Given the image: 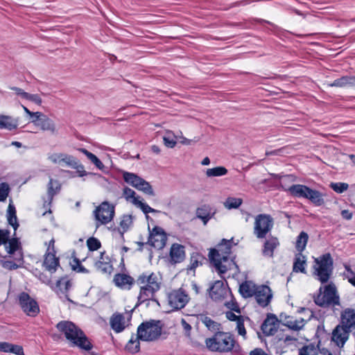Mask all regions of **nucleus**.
I'll use <instances>...</instances> for the list:
<instances>
[{
	"instance_id": "obj_45",
	"label": "nucleus",
	"mask_w": 355,
	"mask_h": 355,
	"mask_svg": "<svg viewBox=\"0 0 355 355\" xmlns=\"http://www.w3.org/2000/svg\"><path fill=\"white\" fill-rule=\"evenodd\" d=\"M139 185L137 189L139 191H143L144 193L148 194L151 196H154L155 195V191L151 186V184L146 181L144 179L139 180Z\"/></svg>"
},
{
	"instance_id": "obj_8",
	"label": "nucleus",
	"mask_w": 355,
	"mask_h": 355,
	"mask_svg": "<svg viewBox=\"0 0 355 355\" xmlns=\"http://www.w3.org/2000/svg\"><path fill=\"white\" fill-rule=\"evenodd\" d=\"M315 262L318 267L314 266L313 275L318 277L321 284H326L332 274L334 270V260L330 253L322 254L319 258L315 259Z\"/></svg>"
},
{
	"instance_id": "obj_39",
	"label": "nucleus",
	"mask_w": 355,
	"mask_h": 355,
	"mask_svg": "<svg viewBox=\"0 0 355 355\" xmlns=\"http://www.w3.org/2000/svg\"><path fill=\"white\" fill-rule=\"evenodd\" d=\"M56 251L55 250V248L53 247H48L46 252L44 254V263H47L49 257L51 256V259H53V262L55 263L53 266H49L48 267L49 268H54L55 266H60V259L58 257L55 256Z\"/></svg>"
},
{
	"instance_id": "obj_52",
	"label": "nucleus",
	"mask_w": 355,
	"mask_h": 355,
	"mask_svg": "<svg viewBox=\"0 0 355 355\" xmlns=\"http://www.w3.org/2000/svg\"><path fill=\"white\" fill-rule=\"evenodd\" d=\"M10 192V187L8 183L1 182L0 184V202L6 201Z\"/></svg>"
},
{
	"instance_id": "obj_20",
	"label": "nucleus",
	"mask_w": 355,
	"mask_h": 355,
	"mask_svg": "<svg viewBox=\"0 0 355 355\" xmlns=\"http://www.w3.org/2000/svg\"><path fill=\"white\" fill-rule=\"evenodd\" d=\"M115 285L123 289L130 290L135 283L132 277L125 273H117L114 275L113 279Z\"/></svg>"
},
{
	"instance_id": "obj_42",
	"label": "nucleus",
	"mask_w": 355,
	"mask_h": 355,
	"mask_svg": "<svg viewBox=\"0 0 355 355\" xmlns=\"http://www.w3.org/2000/svg\"><path fill=\"white\" fill-rule=\"evenodd\" d=\"M227 169L224 166H216L211 168H208L206 175L208 177H219L225 175L227 173Z\"/></svg>"
},
{
	"instance_id": "obj_43",
	"label": "nucleus",
	"mask_w": 355,
	"mask_h": 355,
	"mask_svg": "<svg viewBox=\"0 0 355 355\" xmlns=\"http://www.w3.org/2000/svg\"><path fill=\"white\" fill-rule=\"evenodd\" d=\"M166 241V236H160V239L155 238V237H154V239L148 238L146 243L149 244L150 245H151L152 247H153L157 250H161V249L164 248V247L165 246Z\"/></svg>"
},
{
	"instance_id": "obj_10",
	"label": "nucleus",
	"mask_w": 355,
	"mask_h": 355,
	"mask_svg": "<svg viewBox=\"0 0 355 355\" xmlns=\"http://www.w3.org/2000/svg\"><path fill=\"white\" fill-rule=\"evenodd\" d=\"M94 217L101 224L112 221L115 214V206L107 201L103 202L94 211Z\"/></svg>"
},
{
	"instance_id": "obj_38",
	"label": "nucleus",
	"mask_w": 355,
	"mask_h": 355,
	"mask_svg": "<svg viewBox=\"0 0 355 355\" xmlns=\"http://www.w3.org/2000/svg\"><path fill=\"white\" fill-rule=\"evenodd\" d=\"M159 290V288L153 287L150 285H141L139 293L144 296V298L147 299V302L150 301V297L155 296V293Z\"/></svg>"
},
{
	"instance_id": "obj_24",
	"label": "nucleus",
	"mask_w": 355,
	"mask_h": 355,
	"mask_svg": "<svg viewBox=\"0 0 355 355\" xmlns=\"http://www.w3.org/2000/svg\"><path fill=\"white\" fill-rule=\"evenodd\" d=\"M19 125V118H12L11 116L0 114V129L9 131L16 130Z\"/></svg>"
},
{
	"instance_id": "obj_13",
	"label": "nucleus",
	"mask_w": 355,
	"mask_h": 355,
	"mask_svg": "<svg viewBox=\"0 0 355 355\" xmlns=\"http://www.w3.org/2000/svg\"><path fill=\"white\" fill-rule=\"evenodd\" d=\"M4 245L8 254H13L21 249V242L19 238L10 239L8 230L0 229V245ZM0 257H3L1 254Z\"/></svg>"
},
{
	"instance_id": "obj_49",
	"label": "nucleus",
	"mask_w": 355,
	"mask_h": 355,
	"mask_svg": "<svg viewBox=\"0 0 355 355\" xmlns=\"http://www.w3.org/2000/svg\"><path fill=\"white\" fill-rule=\"evenodd\" d=\"M148 230L149 239H154L155 236H166V234L164 230L159 226H155L152 230H150V226L148 225Z\"/></svg>"
},
{
	"instance_id": "obj_16",
	"label": "nucleus",
	"mask_w": 355,
	"mask_h": 355,
	"mask_svg": "<svg viewBox=\"0 0 355 355\" xmlns=\"http://www.w3.org/2000/svg\"><path fill=\"white\" fill-rule=\"evenodd\" d=\"M216 214V209L208 204H204L196 210V217L200 219L204 225H206Z\"/></svg>"
},
{
	"instance_id": "obj_55",
	"label": "nucleus",
	"mask_w": 355,
	"mask_h": 355,
	"mask_svg": "<svg viewBox=\"0 0 355 355\" xmlns=\"http://www.w3.org/2000/svg\"><path fill=\"white\" fill-rule=\"evenodd\" d=\"M24 99L31 101L33 103H35V104H37L38 105H41V104L42 103V99L40 96V95L37 94H29L27 92L26 94H24Z\"/></svg>"
},
{
	"instance_id": "obj_17",
	"label": "nucleus",
	"mask_w": 355,
	"mask_h": 355,
	"mask_svg": "<svg viewBox=\"0 0 355 355\" xmlns=\"http://www.w3.org/2000/svg\"><path fill=\"white\" fill-rule=\"evenodd\" d=\"M209 297L214 301L223 299L227 293V288L221 280L216 281L207 290Z\"/></svg>"
},
{
	"instance_id": "obj_3",
	"label": "nucleus",
	"mask_w": 355,
	"mask_h": 355,
	"mask_svg": "<svg viewBox=\"0 0 355 355\" xmlns=\"http://www.w3.org/2000/svg\"><path fill=\"white\" fill-rule=\"evenodd\" d=\"M236 343L234 335L230 332L217 331L211 338L205 340L207 348L210 352L220 353L231 352Z\"/></svg>"
},
{
	"instance_id": "obj_21",
	"label": "nucleus",
	"mask_w": 355,
	"mask_h": 355,
	"mask_svg": "<svg viewBox=\"0 0 355 355\" xmlns=\"http://www.w3.org/2000/svg\"><path fill=\"white\" fill-rule=\"evenodd\" d=\"M61 190V184L58 180L50 178L47 185L48 201H44V207L51 206L53 197Z\"/></svg>"
},
{
	"instance_id": "obj_30",
	"label": "nucleus",
	"mask_w": 355,
	"mask_h": 355,
	"mask_svg": "<svg viewBox=\"0 0 355 355\" xmlns=\"http://www.w3.org/2000/svg\"><path fill=\"white\" fill-rule=\"evenodd\" d=\"M306 263V257L302 254V252H299L295 254L293 265V271L295 272H302L306 274V271L305 269V265Z\"/></svg>"
},
{
	"instance_id": "obj_37",
	"label": "nucleus",
	"mask_w": 355,
	"mask_h": 355,
	"mask_svg": "<svg viewBox=\"0 0 355 355\" xmlns=\"http://www.w3.org/2000/svg\"><path fill=\"white\" fill-rule=\"evenodd\" d=\"M320 341L315 345L314 343L304 345L299 349L298 355H318V349L319 348Z\"/></svg>"
},
{
	"instance_id": "obj_64",
	"label": "nucleus",
	"mask_w": 355,
	"mask_h": 355,
	"mask_svg": "<svg viewBox=\"0 0 355 355\" xmlns=\"http://www.w3.org/2000/svg\"><path fill=\"white\" fill-rule=\"evenodd\" d=\"M62 157H63V153H55L50 157V159L55 164H59L63 166V164H62Z\"/></svg>"
},
{
	"instance_id": "obj_53",
	"label": "nucleus",
	"mask_w": 355,
	"mask_h": 355,
	"mask_svg": "<svg viewBox=\"0 0 355 355\" xmlns=\"http://www.w3.org/2000/svg\"><path fill=\"white\" fill-rule=\"evenodd\" d=\"M35 277H37L42 283L46 284L49 286H52V282L51 279V277H49L46 274L44 273L43 272H41L40 270H38L37 269L35 270Z\"/></svg>"
},
{
	"instance_id": "obj_50",
	"label": "nucleus",
	"mask_w": 355,
	"mask_h": 355,
	"mask_svg": "<svg viewBox=\"0 0 355 355\" xmlns=\"http://www.w3.org/2000/svg\"><path fill=\"white\" fill-rule=\"evenodd\" d=\"M73 262L75 263V265L71 266V268L73 270L77 272H81V273H89V270L87 268H85L82 264L81 261L77 258L74 257Z\"/></svg>"
},
{
	"instance_id": "obj_35",
	"label": "nucleus",
	"mask_w": 355,
	"mask_h": 355,
	"mask_svg": "<svg viewBox=\"0 0 355 355\" xmlns=\"http://www.w3.org/2000/svg\"><path fill=\"white\" fill-rule=\"evenodd\" d=\"M62 157V164L64 163L66 166H69L74 169L83 168V165L79 164L77 159L73 156L63 153V157Z\"/></svg>"
},
{
	"instance_id": "obj_5",
	"label": "nucleus",
	"mask_w": 355,
	"mask_h": 355,
	"mask_svg": "<svg viewBox=\"0 0 355 355\" xmlns=\"http://www.w3.org/2000/svg\"><path fill=\"white\" fill-rule=\"evenodd\" d=\"M162 333L160 320H150L141 322L137 327V339L145 342L157 340Z\"/></svg>"
},
{
	"instance_id": "obj_7",
	"label": "nucleus",
	"mask_w": 355,
	"mask_h": 355,
	"mask_svg": "<svg viewBox=\"0 0 355 355\" xmlns=\"http://www.w3.org/2000/svg\"><path fill=\"white\" fill-rule=\"evenodd\" d=\"M322 288H319V293L317 295H313L315 304L320 307H327L330 305H340V297L337 294V289L333 283H330L324 287V295H322Z\"/></svg>"
},
{
	"instance_id": "obj_63",
	"label": "nucleus",
	"mask_w": 355,
	"mask_h": 355,
	"mask_svg": "<svg viewBox=\"0 0 355 355\" xmlns=\"http://www.w3.org/2000/svg\"><path fill=\"white\" fill-rule=\"evenodd\" d=\"M226 318L230 321H236V322L243 318L242 315H236L232 311H227L225 313Z\"/></svg>"
},
{
	"instance_id": "obj_28",
	"label": "nucleus",
	"mask_w": 355,
	"mask_h": 355,
	"mask_svg": "<svg viewBox=\"0 0 355 355\" xmlns=\"http://www.w3.org/2000/svg\"><path fill=\"white\" fill-rule=\"evenodd\" d=\"M199 320L205 325L207 329L215 334V332L220 331V329L222 327L220 323L214 321L211 318L205 315L204 314L198 315Z\"/></svg>"
},
{
	"instance_id": "obj_2",
	"label": "nucleus",
	"mask_w": 355,
	"mask_h": 355,
	"mask_svg": "<svg viewBox=\"0 0 355 355\" xmlns=\"http://www.w3.org/2000/svg\"><path fill=\"white\" fill-rule=\"evenodd\" d=\"M355 327V310L347 308L340 315V324L333 329L331 340L343 347L347 341L352 329Z\"/></svg>"
},
{
	"instance_id": "obj_4",
	"label": "nucleus",
	"mask_w": 355,
	"mask_h": 355,
	"mask_svg": "<svg viewBox=\"0 0 355 355\" xmlns=\"http://www.w3.org/2000/svg\"><path fill=\"white\" fill-rule=\"evenodd\" d=\"M280 187L284 190L288 191L292 196L307 199L315 206L320 207L324 204L323 194L320 191L311 189L306 185L293 184L288 188H286L280 182Z\"/></svg>"
},
{
	"instance_id": "obj_57",
	"label": "nucleus",
	"mask_w": 355,
	"mask_h": 355,
	"mask_svg": "<svg viewBox=\"0 0 355 355\" xmlns=\"http://www.w3.org/2000/svg\"><path fill=\"white\" fill-rule=\"evenodd\" d=\"M135 195H136L135 191L134 190H132V189H130L128 187H125L123 188V196L127 200H129L130 198H132V200L139 199V197H136Z\"/></svg>"
},
{
	"instance_id": "obj_41",
	"label": "nucleus",
	"mask_w": 355,
	"mask_h": 355,
	"mask_svg": "<svg viewBox=\"0 0 355 355\" xmlns=\"http://www.w3.org/2000/svg\"><path fill=\"white\" fill-rule=\"evenodd\" d=\"M239 293L243 298L246 299L254 295V290L251 289L248 282H244L239 286Z\"/></svg>"
},
{
	"instance_id": "obj_32",
	"label": "nucleus",
	"mask_w": 355,
	"mask_h": 355,
	"mask_svg": "<svg viewBox=\"0 0 355 355\" xmlns=\"http://www.w3.org/2000/svg\"><path fill=\"white\" fill-rule=\"evenodd\" d=\"M36 126L40 127V128L44 131H50L51 133H54L55 132V123L46 115L42 116L41 121Z\"/></svg>"
},
{
	"instance_id": "obj_56",
	"label": "nucleus",
	"mask_w": 355,
	"mask_h": 355,
	"mask_svg": "<svg viewBox=\"0 0 355 355\" xmlns=\"http://www.w3.org/2000/svg\"><path fill=\"white\" fill-rule=\"evenodd\" d=\"M6 216L8 223H11L12 217L17 216L16 208L15 205L12 204V201H10V202L8 205Z\"/></svg>"
},
{
	"instance_id": "obj_18",
	"label": "nucleus",
	"mask_w": 355,
	"mask_h": 355,
	"mask_svg": "<svg viewBox=\"0 0 355 355\" xmlns=\"http://www.w3.org/2000/svg\"><path fill=\"white\" fill-rule=\"evenodd\" d=\"M185 247L179 243L172 244L170 249V262L176 264L182 262L186 257Z\"/></svg>"
},
{
	"instance_id": "obj_25",
	"label": "nucleus",
	"mask_w": 355,
	"mask_h": 355,
	"mask_svg": "<svg viewBox=\"0 0 355 355\" xmlns=\"http://www.w3.org/2000/svg\"><path fill=\"white\" fill-rule=\"evenodd\" d=\"M14 254L15 255V260L17 262H19L20 264H17L15 261L11 260L0 259V263L3 268H6L9 270H13L21 267V266L24 263L23 253L21 252H18L17 253H15Z\"/></svg>"
},
{
	"instance_id": "obj_23",
	"label": "nucleus",
	"mask_w": 355,
	"mask_h": 355,
	"mask_svg": "<svg viewBox=\"0 0 355 355\" xmlns=\"http://www.w3.org/2000/svg\"><path fill=\"white\" fill-rule=\"evenodd\" d=\"M67 277V276L61 277L56 282L55 286H51V287L53 288L58 295L62 294L67 300L71 301L69 298L68 292L71 287V283L70 280L65 281Z\"/></svg>"
},
{
	"instance_id": "obj_31",
	"label": "nucleus",
	"mask_w": 355,
	"mask_h": 355,
	"mask_svg": "<svg viewBox=\"0 0 355 355\" xmlns=\"http://www.w3.org/2000/svg\"><path fill=\"white\" fill-rule=\"evenodd\" d=\"M132 224V215H125L124 214L122 216V219L120 222V226L119 227H115L114 230H117L121 236V239L123 241H124V233L128 231L130 226Z\"/></svg>"
},
{
	"instance_id": "obj_46",
	"label": "nucleus",
	"mask_w": 355,
	"mask_h": 355,
	"mask_svg": "<svg viewBox=\"0 0 355 355\" xmlns=\"http://www.w3.org/2000/svg\"><path fill=\"white\" fill-rule=\"evenodd\" d=\"M242 200L241 198L228 197L224 203L226 208L229 209H236L242 204Z\"/></svg>"
},
{
	"instance_id": "obj_58",
	"label": "nucleus",
	"mask_w": 355,
	"mask_h": 355,
	"mask_svg": "<svg viewBox=\"0 0 355 355\" xmlns=\"http://www.w3.org/2000/svg\"><path fill=\"white\" fill-rule=\"evenodd\" d=\"M123 180L126 183H128L132 186V182H134V180L137 178V174L125 171L123 173Z\"/></svg>"
},
{
	"instance_id": "obj_12",
	"label": "nucleus",
	"mask_w": 355,
	"mask_h": 355,
	"mask_svg": "<svg viewBox=\"0 0 355 355\" xmlns=\"http://www.w3.org/2000/svg\"><path fill=\"white\" fill-rule=\"evenodd\" d=\"M167 298L168 304L173 311H178L184 308L189 300L186 291L182 288L172 291L168 294Z\"/></svg>"
},
{
	"instance_id": "obj_11",
	"label": "nucleus",
	"mask_w": 355,
	"mask_h": 355,
	"mask_svg": "<svg viewBox=\"0 0 355 355\" xmlns=\"http://www.w3.org/2000/svg\"><path fill=\"white\" fill-rule=\"evenodd\" d=\"M19 304L22 311L30 317H35L40 313L37 302L26 292L19 294Z\"/></svg>"
},
{
	"instance_id": "obj_26",
	"label": "nucleus",
	"mask_w": 355,
	"mask_h": 355,
	"mask_svg": "<svg viewBox=\"0 0 355 355\" xmlns=\"http://www.w3.org/2000/svg\"><path fill=\"white\" fill-rule=\"evenodd\" d=\"M279 245L278 239L275 236H270L263 244L262 253L264 256L273 257L275 249Z\"/></svg>"
},
{
	"instance_id": "obj_14",
	"label": "nucleus",
	"mask_w": 355,
	"mask_h": 355,
	"mask_svg": "<svg viewBox=\"0 0 355 355\" xmlns=\"http://www.w3.org/2000/svg\"><path fill=\"white\" fill-rule=\"evenodd\" d=\"M255 299L259 306L264 308L266 307L271 302L272 293L270 288L266 285L257 286L254 284Z\"/></svg>"
},
{
	"instance_id": "obj_33",
	"label": "nucleus",
	"mask_w": 355,
	"mask_h": 355,
	"mask_svg": "<svg viewBox=\"0 0 355 355\" xmlns=\"http://www.w3.org/2000/svg\"><path fill=\"white\" fill-rule=\"evenodd\" d=\"M205 259V257L199 252H193L190 257V265L188 266V270H195L196 268L202 265V261Z\"/></svg>"
},
{
	"instance_id": "obj_47",
	"label": "nucleus",
	"mask_w": 355,
	"mask_h": 355,
	"mask_svg": "<svg viewBox=\"0 0 355 355\" xmlns=\"http://www.w3.org/2000/svg\"><path fill=\"white\" fill-rule=\"evenodd\" d=\"M87 246L89 251L94 252L101 248V243L97 238L91 236L87 240Z\"/></svg>"
},
{
	"instance_id": "obj_15",
	"label": "nucleus",
	"mask_w": 355,
	"mask_h": 355,
	"mask_svg": "<svg viewBox=\"0 0 355 355\" xmlns=\"http://www.w3.org/2000/svg\"><path fill=\"white\" fill-rule=\"evenodd\" d=\"M280 320L274 313H268L261 325V329L266 336H273L277 331Z\"/></svg>"
},
{
	"instance_id": "obj_1",
	"label": "nucleus",
	"mask_w": 355,
	"mask_h": 355,
	"mask_svg": "<svg viewBox=\"0 0 355 355\" xmlns=\"http://www.w3.org/2000/svg\"><path fill=\"white\" fill-rule=\"evenodd\" d=\"M56 328L64 334L67 340L70 342L71 347H78L80 349L87 352L93 348V345L84 331L73 322L60 321L56 324Z\"/></svg>"
},
{
	"instance_id": "obj_9",
	"label": "nucleus",
	"mask_w": 355,
	"mask_h": 355,
	"mask_svg": "<svg viewBox=\"0 0 355 355\" xmlns=\"http://www.w3.org/2000/svg\"><path fill=\"white\" fill-rule=\"evenodd\" d=\"M273 225V218L270 215L260 214L255 218L254 234L258 239H263L272 229Z\"/></svg>"
},
{
	"instance_id": "obj_22",
	"label": "nucleus",
	"mask_w": 355,
	"mask_h": 355,
	"mask_svg": "<svg viewBox=\"0 0 355 355\" xmlns=\"http://www.w3.org/2000/svg\"><path fill=\"white\" fill-rule=\"evenodd\" d=\"M136 282L138 285H150L159 289L161 288V283L158 282V278L154 272L141 274L137 277Z\"/></svg>"
},
{
	"instance_id": "obj_61",
	"label": "nucleus",
	"mask_w": 355,
	"mask_h": 355,
	"mask_svg": "<svg viewBox=\"0 0 355 355\" xmlns=\"http://www.w3.org/2000/svg\"><path fill=\"white\" fill-rule=\"evenodd\" d=\"M181 324L184 331V336L187 338H190L192 329L191 326L184 318L181 320Z\"/></svg>"
},
{
	"instance_id": "obj_44",
	"label": "nucleus",
	"mask_w": 355,
	"mask_h": 355,
	"mask_svg": "<svg viewBox=\"0 0 355 355\" xmlns=\"http://www.w3.org/2000/svg\"><path fill=\"white\" fill-rule=\"evenodd\" d=\"M95 267L104 274H111L113 269L110 262L98 260L95 263Z\"/></svg>"
},
{
	"instance_id": "obj_54",
	"label": "nucleus",
	"mask_w": 355,
	"mask_h": 355,
	"mask_svg": "<svg viewBox=\"0 0 355 355\" xmlns=\"http://www.w3.org/2000/svg\"><path fill=\"white\" fill-rule=\"evenodd\" d=\"M132 202L135 205L139 207L145 215H148V214L150 213V211L151 210V207L148 205L141 202L139 199L132 200Z\"/></svg>"
},
{
	"instance_id": "obj_59",
	"label": "nucleus",
	"mask_w": 355,
	"mask_h": 355,
	"mask_svg": "<svg viewBox=\"0 0 355 355\" xmlns=\"http://www.w3.org/2000/svg\"><path fill=\"white\" fill-rule=\"evenodd\" d=\"M283 324L286 327H287L289 329L294 330V331H299L302 329L304 327V324H302L301 326L297 324V321H286L285 323H283Z\"/></svg>"
},
{
	"instance_id": "obj_62",
	"label": "nucleus",
	"mask_w": 355,
	"mask_h": 355,
	"mask_svg": "<svg viewBox=\"0 0 355 355\" xmlns=\"http://www.w3.org/2000/svg\"><path fill=\"white\" fill-rule=\"evenodd\" d=\"M236 329L239 335L245 336L246 334V330L244 326V318L240 319L236 322Z\"/></svg>"
},
{
	"instance_id": "obj_40",
	"label": "nucleus",
	"mask_w": 355,
	"mask_h": 355,
	"mask_svg": "<svg viewBox=\"0 0 355 355\" xmlns=\"http://www.w3.org/2000/svg\"><path fill=\"white\" fill-rule=\"evenodd\" d=\"M134 337L135 334H132L131 338L128 342L125 347V349L131 354H136L140 351L139 340H138L137 338H135Z\"/></svg>"
},
{
	"instance_id": "obj_36",
	"label": "nucleus",
	"mask_w": 355,
	"mask_h": 355,
	"mask_svg": "<svg viewBox=\"0 0 355 355\" xmlns=\"http://www.w3.org/2000/svg\"><path fill=\"white\" fill-rule=\"evenodd\" d=\"M309 240V235L306 232L302 231L297 236L295 248L297 252H302L304 250Z\"/></svg>"
},
{
	"instance_id": "obj_27",
	"label": "nucleus",
	"mask_w": 355,
	"mask_h": 355,
	"mask_svg": "<svg viewBox=\"0 0 355 355\" xmlns=\"http://www.w3.org/2000/svg\"><path fill=\"white\" fill-rule=\"evenodd\" d=\"M123 315L119 313H114L110 318L111 328L116 332L120 333L125 329Z\"/></svg>"
},
{
	"instance_id": "obj_6",
	"label": "nucleus",
	"mask_w": 355,
	"mask_h": 355,
	"mask_svg": "<svg viewBox=\"0 0 355 355\" xmlns=\"http://www.w3.org/2000/svg\"><path fill=\"white\" fill-rule=\"evenodd\" d=\"M265 28L266 25L272 27L274 34L284 42H295V37H302V35H295L293 33L278 27L273 23L261 18H250L245 22V28H256L257 26Z\"/></svg>"
},
{
	"instance_id": "obj_60",
	"label": "nucleus",
	"mask_w": 355,
	"mask_h": 355,
	"mask_svg": "<svg viewBox=\"0 0 355 355\" xmlns=\"http://www.w3.org/2000/svg\"><path fill=\"white\" fill-rule=\"evenodd\" d=\"M9 352L16 355H24L22 346L19 345L10 344Z\"/></svg>"
},
{
	"instance_id": "obj_19",
	"label": "nucleus",
	"mask_w": 355,
	"mask_h": 355,
	"mask_svg": "<svg viewBox=\"0 0 355 355\" xmlns=\"http://www.w3.org/2000/svg\"><path fill=\"white\" fill-rule=\"evenodd\" d=\"M209 260L210 263L215 267L217 270L218 275L223 278L225 277L223 276V274L226 273L228 270L227 267L225 265H223L220 260H216V257H220V254L218 253V250L216 248H211L209 252Z\"/></svg>"
},
{
	"instance_id": "obj_48",
	"label": "nucleus",
	"mask_w": 355,
	"mask_h": 355,
	"mask_svg": "<svg viewBox=\"0 0 355 355\" xmlns=\"http://www.w3.org/2000/svg\"><path fill=\"white\" fill-rule=\"evenodd\" d=\"M229 291L231 293L232 299L230 302L225 303V306L230 309V311H233L237 313H241V309L239 306L238 302L236 301L230 289L229 288Z\"/></svg>"
},
{
	"instance_id": "obj_29",
	"label": "nucleus",
	"mask_w": 355,
	"mask_h": 355,
	"mask_svg": "<svg viewBox=\"0 0 355 355\" xmlns=\"http://www.w3.org/2000/svg\"><path fill=\"white\" fill-rule=\"evenodd\" d=\"M355 85V76H343L336 79L334 82L328 83L327 85L331 87H345Z\"/></svg>"
},
{
	"instance_id": "obj_34",
	"label": "nucleus",
	"mask_w": 355,
	"mask_h": 355,
	"mask_svg": "<svg viewBox=\"0 0 355 355\" xmlns=\"http://www.w3.org/2000/svg\"><path fill=\"white\" fill-rule=\"evenodd\" d=\"M82 152L95 166L97 168L102 171H105V166L103 162L92 153L88 151L85 148H80Z\"/></svg>"
},
{
	"instance_id": "obj_51",
	"label": "nucleus",
	"mask_w": 355,
	"mask_h": 355,
	"mask_svg": "<svg viewBox=\"0 0 355 355\" xmlns=\"http://www.w3.org/2000/svg\"><path fill=\"white\" fill-rule=\"evenodd\" d=\"M330 187L336 193H342L344 191H345L348 187L349 185L347 183L345 182H336V183H331Z\"/></svg>"
}]
</instances>
